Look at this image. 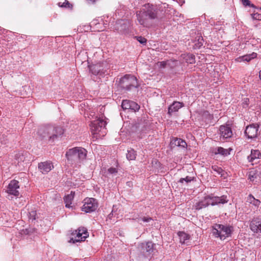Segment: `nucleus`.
Instances as JSON below:
<instances>
[{"label": "nucleus", "mask_w": 261, "mask_h": 261, "mask_svg": "<svg viewBox=\"0 0 261 261\" xmlns=\"http://www.w3.org/2000/svg\"><path fill=\"white\" fill-rule=\"evenodd\" d=\"M64 133L63 127L59 125H48L40 127L38 132L39 139L46 143H52Z\"/></svg>", "instance_id": "nucleus-1"}, {"label": "nucleus", "mask_w": 261, "mask_h": 261, "mask_svg": "<svg viewBox=\"0 0 261 261\" xmlns=\"http://www.w3.org/2000/svg\"><path fill=\"white\" fill-rule=\"evenodd\" d=\"M86 155L87 151L85 149L77 147L69 149L66 153L68 161L78 166L86 158Z\"/></svg>", "instance_id": "nucleus-2"}, {"label": "nucleus", "mask_w": 261, "mask_h": 261, "mask_svg": "<svg viewBox=\"0 0 261 261\" xmlns=\"http://www.w3.org/2000/svg\"><path fill=\"white\" fill-rule=\"evenodd\" d=\"M105 119V117L101 116L91 123V132L96 139L103 137L107 133L106 128L107 122Z\"/></svg>", "instance_id": "nucleus-3"}, {"label": "nucleus", "mask_w": 261, "mask_h": 261, "mask_svg": "<svg viewBox=\"0 0 261 261\" xmlns=\"http://www.w3.org/2000/svg\"><path fill=\"white\" fill-rule=\"evenodd\" d=\"M119 84L121 88L126 90H130L132 87H138L136 77L131 75H125L120 79Z\"/></svg>", "instance_id": "nucleus-4"}, {"label": "nucleus", "mask_w": 261, "mask_h": 261, "mask_svg": "<svg viewBox=\"0 0 261 261\" xmlns=\"http://www.w3.org/2000/svg\"><path fill=\"white\" fill-rule=\"evenodd\" d=\"M231 231L230 227L217 224L213 229V233L216 237H219L221 240H224L230 236Z\"/></svg>", "instance_id": "nucleus-5"}, {"label": "nucleus", "mask_w": 261, "mask_h": 261, "mask_svg": "<svg viewBox=\"0 0 261 261\" xmlns=\"http://www.w3.org/2000/svg\"><path fill=\"white\" fill-rule=\"evenodd\" d=\"M138 249L140 252V258H148L153 251V244L150 242L141 243L139 245Z\"/></svg>", "instance_id": "nucleus-6"}, {"label": "nucleus", "mask_w": 261, "mask_h": 261, "mask_svg": "<svg viewBox=\"0 0 261 261\" xmlns=\"http://www.w3.org/2000/svg\"><path fill=\"white\" fill-rule=\"evenodd\" d=\"M98 207V204L95 199L93 198H86L84 200V205L82 210L86 213H90L95 211Z\"/></svg>", "instance_id": "nucleus-7"}, {"label": "nucleus", "mask_w": 261, "mask_h": 261, "mask_svg": "<svg viewBox=\"0 0 261 261\" xmlns=\"http://www.w3.org/2000/svg\"><path fill=\"white\" fill-rule=\"evenodd\" d=\"M259 125L257 124H252L247 126L245 130V135L250 139H253L257 137Z\"/></svg>", "instance_id": "nucleus-8"}, {"label": "nucleus", "mask_w": 261, "mask_h": 261, "mask_svg": "<svg viewBox=\"0 0 261 261\" xmlns=\"http://www.w3.org/2000/svg\"><path fill=\"white\" fill-rule=\"evenodd\" d=\"M19 189L18 181L16 180H12L8 186L7 192L10 195L18 196L19 194Z\"/></svg>", "instance_id": "nucleus-9"}, {"label": "nucleus", "mask_w": 261, "mask_h": 261, "mask_svg": "<svg viewBox=\"0 0 261 261\" xmlns=\"http://www.w3.org/2000/svg\"><path fill=\"white\" fill-rule=\"evenodd\" d=\"M121 107L123 110H130L134 112L138 111L140 109V106L136 102L129 100H123Z\"/></svg>", "instance_id": "nucleus-10"}, {"label": "nucleus", "mask_w": 261, "mask_h": 261, "mask_svg": "<svg viewBox=\"0 0 261 261\" xmlns=\"http://www.w3.org/2000/svg\"><path fill=\"white\" fill-rule=\"evenodd\" d=\"M54 168L53 163L50 161H45L38 164L39 170L42 174H46Z\"/></svg>", "instance_id": "nucleus-11"}, {"label": "nucleus", "mask_w": 261, "mask_h": 261, "mask_svg": "<svg viewBox=\"0 0 261 261\" xmlns=\"http://www.w3.org/2000/svg\"><path fill=\"white\" fill-rule=\"evenodd\" d=\"M210 204L212 205L220 203L224 204L227 202L228 200L226 196L223 195L221 197L207 196Z\"/></svg>", "instance_id": "nucleus-12"}, {"label": "nucleus", "mask_w": 261, "mask_h": 261, "mask_svg": "<svg viewBox=\"0 0 261 261\" xmlns=\"http://www.w3.org/2000/svg\"><path fill=\"white\" fill-rule=\"evenodd\" d=\"M117 28L120 33L127 34L129 31L128 22L125 20H119L117 22Z\"/></svg>", "instance_id": "nucleus-13"}, {"label": "nucleus", "mask_w": 261, "mask_h": 261, "mask_svg": "<svg viewBox=\"0 0 261 261\" xmlns=\"http://www.w3.org/2000/svg\"><path fill=\"white\" fill-rule=\"evenodd\" d=\"M220 137L223 139H228L231 137L232 133L230 127L225 125H221L219 129Z\"/></svg>", "instance_id": "nucleus-14"}, {"label": "nucleus", "mask_w": 261, "mask_h": 261, "mask_svg": "<svg viewBox=\"0 0 261 261\" xmlns=\"http://www.w3.org/2000/svg\"><path fill=\"white\" fill-rule=\"evenodd\" d=\"M184 106V104L182 102L179 101H174L171 105H170L168 108V114L172 115L173 113L177 112L179 109Z\"/></svg>", "instance_id": "nucleus-15"}, {"label": "nucleus", "mask_w": 261, "mask_h": 261, "mask_svg": "<svg viewBox=\"0 0 261 261\" xmlns=\"http://www.w3.org/2000/svg\"><path fill=\"white\" fill-rule=\"evenodd\" d=\"M250 229L254 232H261V219L255 218L253 219L250 223Z\"/></svg>", "instance_id": "nucleus-16"}, {"label": "nucleus", "mask_w": 261, "mask_h": 261, "mask_svg": "<svg viewBox=\"0 0 261 261\" xmlns=\"http://www.w3.org/2000/svg\"><path fill=\"white\" fill-rule=\"evenodd\" d=\"M76 237L77 239H75L76 242L80 241L81 239H86L88 234V232L85 228H79L77 230H76Z\"/></svg>", "instance_id": "nucleus-17"}, {"label": "nucleus", "mask_w": 261, "mask_h": 261, "mask_svg": "<svg viewBox=\"0 0 261 261\" xmlns=\"http://www.w3.org/2000/svg\"><path fill=\"white\" fill-rule=\"evenodd\" d=\"M76 237L77 239H75L76 242L80 241L81 239H86L88 234V232L85 228H79L77 230H76Z\"/></svg>", "instance_id": "nucleus-18"}, {"label": "nucleus", "mask_w": 261, "mask_h": 261, "mask_svg": "<svg viewBox=\"0 0 261 261\" xmlns=\"http://www.w3.org/2000/svg\"><path fill=\"white\" fill-rule=\"evenodd\" d=\"M144 12L140 11L137 12V19L139 23L144 26H146L147 23V20L149 19L147 16H143Z\"/></svg>", "instance_id": "nucleus-19"}, {"label": "nucleus", "mask_w": 261, "mask_h": 261, "mask_svg": "<svg viewBox=\"0 0 261 261\" xmlns=\"http://www.w3.org/2000/svg\"><path fill=\"white\" fill-rule=\"evenodd\" d=\"M210 202L208 200L207 196L204 199L199 202H197L194 205L195 209L196 210H200L203 207H205L210 205Z\"/></svg>", "instance_id": "nucleus-20"}, {"label": "nucleus", "mask_w": 261, "mask_h": 261, "mask_svg": "<svg viewBox=\"0 0 261 261\" xmlns=\"http://www.w3.org/2000/svg\"><path fill=\"white\" fill-rule=\"evenodd\" d=\"M149 8L146 11H143L144 15L143 16H147L149 19H153L156 17L157 14L155 11L148 6Z\"/></svg>", "instance_id": "nucleus-21"}, {"label": "nucleus", "mask_w": 261, "mask_h": 261, "mask_svg": "<svg viewBox=\"0 0 261 261\" xmlns=\"http://www.w3.org/2000/svg\"><path fill=\"white\" fill-rule=\"evenodd\" d=\"M257 54L255 53H252L251 54L246 55L241 57H240L236 59L238 62L247 61L249 62L252 59H254L256 57Z\"/></svg>", "instance_id": "nucleus-22"}, {"label": "nucleus", "mask_w": 261, "mask_h": 261, "mask_svg": "<svg viewBox=\"0 0 261 261\" xmlns=\"http://www.w3.org/2000/svg\"><path fill=\"white\" fill-rule=\"evenodd\" d=\"M261 158V153L258 150H252L251 154L248 156V160L250 162H253L255 160Z\"/></svg>", "instance_id": "nucleus-23"}, {"label": "nucleus", "mask_w": 261, "mask_h": 261, "mask_svg": "<svg viewBox=\"0 0 261 261\" xmlns=\"http://www.w3.org/2000/svg\"><path fill=\"white\" fill-rule=\"evenodd\" d=\"M74 197V194H72L71 192L70 194H68L65 196L64 197V202L65 203V206L67 207H70L71 204H72V201Z\"/></svg>", "instance_id": "nucleus-24"}, {"label": "nucleus", "mask_w": 261, "mask_h": 261, "mask_svg": "<svg viewBox=\"0 0 261 261\" xmlns=\"http://www.w3.org/2000/svg\"><path fill=\"white\" fill-rule=\"evenodd\" d=\"M181 57L188 63L193 64L195 62V56L192 54H184L181 55Z\"/></svg>", "instance_id": "nucleus-25"}, {"label": "nucleus", "mask_w": 261, "mask_h": 261, "mask_svg": "<svg viewBox=\"0 0 261 261\" xmlns=\"http://www.w3.org/2000/svg\"><path fill=\"white\" fill-rule=\"evenodd\" d=\"M178 235L179 238V241L181 244L187 243L186 241L190 239L189 235L184 232H179Z\"/></svg>", "instance_id": "nucleus-26"}, {"label": "nucleus", "mask_w": 261, "mask_h": 261, "mask_svg": "<svg viewBox=\"0 0 261 261\" xmlns=\"http://www.w3.org/2000/svg\"><path fill=\"white\" fill-rule=\"evenodd\" d=\"M126 158L128 160H135L136 158V151L133 149L128 150L127 153L126 154Z\"/></svg>", "instance_id": "nucleus-27"}, {"label": "nucleus", "mask_w": 261, "mask_h": 261, "mask_svg": "<svg viewBox=\"0 0 261 261\" xmlns=\"http://www.w3.org/2000/svg\"><path fill=\"white\" fill-rule=\"evenodd\" d=\"M89 69L92 73L94 75L98 74L101 70L98 65H94L89 66Z\"/></svg>", "instance_id": "nucleus-28"}, {"label": "nucleus", "mask_w": 261, "mask_h": 261, "mask_svg": "<svg viewBox=\"0 0 261 261\" xmlns=\"http://www.w3.org/2000/svg\"><path fill=\"white\" fill-rule=\"evenodd\" d=\"M215 153L220 154L223 155H226L229 154V152L227 149H224L221 147L217 148V151L215 152Z\"/></svg>", "instance_id": "nucleus-29"}, {"label": "nucleus", "mask_w": 261, "mask_h": 261, "mask_svg": "<svg viewBox=\"0 0 261 261\" xmlns=\"http://www.w3.org/2000/svg\"><path fill=\"white\" fill-rule=\"evenodd\" d=\"M241 2L244 7H249L253 8H255L256 7L251 4L249 0H241Z\"/></svg>", "instance_id": "nucleus-30"}, {"label": "nucleus", "mask_w": 261, "mask_h": 261, "mask_svg": "<svg viewBox=\"0 0 261 261\" xmlns=\"http://www.w3.org/2000/svg\"><path fill=\"white\" fill-rule=\"evenodd\" d=\"M180 141L181 139L180 138H173L172 140L171 141V145L172 146H173V145H175L179 147Z\"/></svg>", "instance_id": "nucleus-31"}, {"label": "nucleus", "mask_w": 261, "mask_h": 261, "mask_svg": "<svg viewBox=\"0 0 261 261\" xmlns=\"http://www.w3.org/2000/svg\"><path fill=\"white\" fill-rule=\"evenodd\" d=\"M58 6L59 7H62V8H70L72 7V5L70 4V3L67 0H65V2L64 3H63L62 4H61V3H59Z\"/></svg>", "instance_id": "nucleus-32"}, {"label": "nucleus", "mask_w": 261, "mask_h": 261, "mask_svg": "<svg viewBox=\"0 0 261 261\" xmlns=\"http://www.w3.org/2000/svg\"><path fill=\"white\" fill-rule=\"evenodd\" d=\"M135 38H136L137 40L141 44H144L147 42V39L142 36H136Z\"/></svg>", "instance_id": "nucleus-33"}, {"label": "nucleus", "mask_w": 261, "mask_h": 261, "mask_svg": "<svg viewBox=\"0 0 261 261\" xmlns=\"http://www.w3.org/2000/svg\"><path fill=\"white\" fill-rule=\"evenodd\" d=\"M212 169L214 171H215L219 174H221L222 172L223 171V169L221 167H219L217 166H212Z\"/></svg>", "instance_id": "nucleus-34"}, {"label": "nucleus", "mask_w": 261, "mask_h": 261, "mask_svg": "<svg viewBox=\"0 0 261 261\" xmlns=\"http://www.w3.org/2000/svg\"><path fill=\"white\" fill-rule=\"evenodd\" d=\"M29 214H30L29 218H30V220H32V221L36 220V216L37 215V213H36V211H31V212L29 213Z\"/></svg>", "instance_id": "nucleus-35"}, {"label": "nucleus", "mask_w": 261, "mask_h": 261, "mask_svg": "<svg viewBox=\"0 0 261 261\" xmlns=\"http://www.w3.org/2000/svg\"><path fill=\"white\" fill-rule=\"evenodd\" d=\"M252 17L254 19L261 20V14L258 13H255L251 14Z\"/></svg>", "instance_id": "nucleus-36"}, {"label": "nucleus", "mask_w": 261, "mask_h": 261, "mask_svg": "<svg viewBox=\"0 0 261 261\" xmlns=\"http://www.w3.org/2000/svg\"><path fill=\"white\" fill-rule=\"evenodd\" d=\"M192 180V178L189 176H187L186 178H181L179 179V182L181 183H184L185 181L186 183H188Z\"/></svg>", "instance_id": "nucleus-37"}, {"label": "nucleus", "mask_w": 261, "mask_h": 261, "mask_svg": "<svg viewBox=\"0 0 261 261\" xmlns=\"http://www.w3.org/2000/svg\"><path fill=\"white\" fill-rule=\"evenodd\" d=\"M187 145V143L186 142V141L181 139L179 147H181L182 148H186Z\"/></svg>", "instance_id": "nucleus-38"}, {"label": "nucleus", "mask_w": 261, "mask_h": 261, "mask_svg": "<svg viewBox=\"0 0 261 261\" xmlns=\"http://www.w3.org/2000/svg\"><path fill=\"white\" fill-rule=\"evenodd\" d=\"M255 198L251 195H250L247 198V201L250 203H252V202L255 200Z\"/></svg>", "instance_id": "nucleus-39"}, {"label": "nucleus", "mask_w": 261, "mask_h": 261, "mask_svg": "<svg viewBox=\"0 0 261 261\" xmlns=\"http://www.w3.org/2000/svg\"><path fill=\"white\" fill-rule=\"evenodd\" d=\"M252 172H250V173H249V178L251 180H254V178H256V176L255 175L254 173H253V174H252Z\"/></svg>", "instance_id": "nucleus-40"}, {"label": "nucleus", "mask_w": 261, "mask_h": 261, "mask_svg": "<svg viewBox=\"0 0 261 261\" xmlns=\"http://www.w3.org/2000/svg\"><path fill=\"white\" fill-rule=\"evenodd\" d=\"M260 201L258 199H255V200L252 202L251 204L255 205V206H258L259 205Z\"/></svg>", "instance_id": "nucleus-41"}, {"label": "nucleus", "mask_w": 261, "mask_h": 261, "mask_svg": "<svg viewBox=\"0 0 261 261\" xmlns=\"http://www.w3.org/2000/svg\"><path fill=\"white\" fill-rule=\"evenodd\" d=\"M108 171L111 174L115 173L117 172V170L115 168H110L109 169Z\"/></svg>", "instance_id": "nucleus-42"}, {"label": "nucleus", "mask_w": 261, "mask_h": 261, "mask_svg": "<svg viewBox=\"0 0 261 261\" xmlns=\"http://www.w3.org/2000/svg\"><path fill=\"white\" fill-rule=\"evenodd\" d=\"M142 220L144 222H149L150 220H151V218L150 217H143L142 218Z\"/></svg>", "instance_id": "nucleus-43"}, {"label": "nucleus", "mask_w": 261, "mask_h": 261, "mask_svg": "<svg viewBox=\"0 0 261 261\" xmlns=\"http://www.w3.org/2000/svg\"><path fill=\"white\" fill-rule=\"evenodd\" d=\"M98 0H86L88 4L91 5L94 4Z\"/></svg>", "instance_id": "nucleus-44"}, {"label": "nucleus", "mask_w": 261, "mask_h": 261, "mask_svg": "<svg viewBox=\"0 0 261 261\" xmlns=\"http://www.w3.org/2000/svg\"><path fill=\"white\" fill-rule=\"evenodd\" d=\"M166 63L164 62H161L159 63V66L160 67H162V68L165 67L166 66Z\"/></svg>", "instance_id": "nucleus-45"}, {"label": "nucleus", "mask_w": 261, "mask_h": 261, "mask_svg": "<svg viewBox=\"0 0 261 261\" xmlns=\"http://www.w3.org/2000/svg\"><path fill=\"white\" fill-rule=\"evenodd\" d=\"M259 78L261 79V70L259 71Z\"/></svg>", "instance_id": "nucleus-46"}, {"label": "nucleus", "mask_w": 261, "mask_h": 261, "mask_svg": "<svg viewBox=\"0 0 261 261\" xmlns=\"http://www.w3.org/2000/svg\"><path fill=\"white\" fill-rule=\"evenodd\" d=\"M102 109H103V107L101 108V109H100V111H102Z\"/></svg>", "instance_id": "nucleus-47"}, {"label": "nucleus", "mask_w": 261, "mask_h": 261, "mask_svg": "<svg viewBox=\"0 0 261 261\" xmlns=\"http://www.w3.org/2000/svg\"><path fill=\"white\" fill-rule=\"evenodd\" d=\"M113 212H114V208H113V210H112V213H113Z\"/></svg>", "instance_id": "nucleus-48"}]
</instances>
